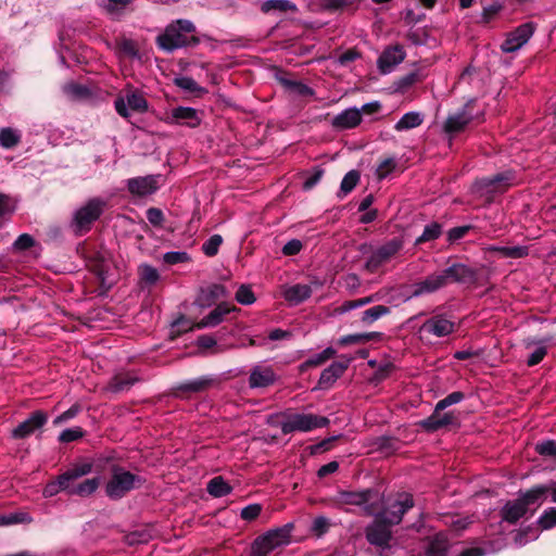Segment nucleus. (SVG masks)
<instances>
[{"instance_id":"4468645a","label":"nucleus","mask_w":556,"mask_h":556,"mask_svg":"<svg viewBox=\"0 0 556 556\" xmlns=\"http://www.w3.org/2000/svg\"><path fill=\"white\" fill-rule=\"evenodd\" d=\"M445 283H473L477 280V270L463 263H454L442 270Z\"/></svg>"},{"instance_id":"c85d7f7f","label":"nucleus","mask_w":556,"mask_h":556,"mask_svg":"<svg viewBox=\"0 0 556 556\" xmlns=\"http://www.w3.org/2000/svg\"><path fill=\"white\" fill-rule=\"evenodd\" d=\"M472 119V115L467 112V106L460 112L450 115L444 123V130L448 134L462 131Z\"/></svg>"},{"instance_id":"864d4df0","label":"nucleus","mask_w":556,"mask_h":556,"mask_svg":"<svg viewBox=\"0 0 556 556\" xmlns=\"http://www.w3.org/2000/svg\"><path fill=\"white\" fill-rule=\"evenodd\" d=\"M546 354H547L546 346L542 343L536 344L534 350L532 351V353L529 355V357L527 359V365L532 367V366L540 364Z\"/></svg>"},{"instance_id":"4d7b16f0","label":"nucleus","mask_w":556,"mask_h":556,"mask_svg":"<svg viewBox=\"0 0 556 556\" xmlns=\"http://www.w3.org/2000/svg\"><path fill=\"white\" fill-rule=\"evenodd\" d=\"M535 451L542 456L556 458V442L554 440L540 442L535 445Z\"/></svg>"},{"instance_id":"69168bd1","label":"nucleus","mask_w":556,"mask_h":556,"mask_svg":"<svg viewBox=\"0 0 556 556\" xmlns=\"http://www.w3.org/2000/svg\"><path fill=\"white\" fill-rule=\"evenodd\" d=\"M395 168V161L393 159L383 160L378 168L377 176L379 179L386 178Z\"/></svg>"},{"instance_id":"a18cd8bd","label":"nucleus","mask_w":556,"mask_h":556,"mask_svg":"<svg viewBox=\"0 0 556 556\" xmlns=\"http://www.w3.org/2000/svg\"><path fill=\"white\" fill-rule=\"evenodd\" d=\"M139 276L140 279L148 285H154L160 278L156 268L148 264L139 266Z\"/></svg>"},{"instance_id":"f257e3e1","label":"nucleus","mask_w":556,"mask_h":556,"mask_svg":"<svg viewBox=\"0 0 556 556\" xmlns=\"http://www.w3.org/2000/svg\"><path fill=\"white\" fill-rule=\"evenodd\" d=\"M544 501V489L533 486L520 492L518 498L508 501L501 509V517L508 523H516L527 515L531 506L539 507Z\"/></svg>"},{"instance_id":"4be33fe9","label":"nucleus","mask_w":556,"mask_h":556,"mask_svg":"<svg viewBox=\"0 0 556 556\" xmlns=\"http://www.w3.org/2000/svg\"><path fill=\"white\" fill-rule=\"evenodd\" d=\"M168 123H180L189 127H197L200 124L198 112L193 108L177 106L167 116Z\"/></svg>"},{"instance_id":"8fccbe9b","label":"nucleus","mask_w":556,"mask_h":556,"mask_svg":"<svg viewBox=\"0 0 556 556\" xmlns=\"http://www.w3.org/2000/svg\"><path fill=\"white\" fill-rule=\"evenodd\" d=\"M31 518L26 513H15L11 515L0 516V526L30 522Z\"/></svg>"},{"instance_id":"72a5a7b5","label":"nucleus","mask_w":556,"mask_h":556,"mask_svg":"<svg viewBox=\"0 0 556 556\" xmlns=\"http://www.w3.org/2000/svg\"><path fill=\"white\" fill-rule=\"evenodd\" d=\"M489 252L500 253L503 257L507 258H522L528 255L529 250L523 245H515V247H502V245H491L486 249Z\"/></svg>"},{"instance_id":"3c124183","label":"nucleus","mask_w":556,"mask_h":556,"mask_svg":"<svg viewBox=\"0 0 556 556\" xmlns=\"http://www.w3.org/2000/svg\"><path fill=\"white\" fill-rule=\"evenodd\" d=\"M15 210V205L12 199L3 193H0V227L2 226L3 219L10 216Z\"/></svg>"},{"instance_id":"37998d69","label":"nucleus","mask_w":556,"mask_h":556,"mask_svg":"<svg viewBox=\"0 0 556 556\" xmlns=\"http://www.w3.org/2000/svg\"><path fill=\"white\" fill-rule=\"evenodd\" d=\"M223 238L220 235L211 236L202 245V251L206 256H215L218 252Z\"/></svg>"},{"instance_id":"c03bdc74","label":"nucleus","mask_w":556,"mask_h":556,"mask_svg":"<svg viewBox=\"0 0 556 556\" xmlns=\"http://www.w3.org/2000/svg\"><path fill=\"white\" fill-rule=\"evenodd\" d=\"M377 333L369 332V333H355V334H348L344 337H341L338 341L340 345H350V344H358L363 342H367L371 340Z\"/></svg>"},{"instance_id":"7c9ffc66","label":"nucleus","mask_w":556,"mask_h":556,"mask_svg":"<svg viewBox=\"0 0 556 556\" xmlns=\"http://www.w3.org/2000/svg\"><path fill=\"white\" fill-rule=\"evenodd\" d=\"M312 295V288L308 285H293L283 292L286 301L291 304H299Z\"/></svg>"},{"instance_id":"9b49d317","label":"nucleus","mask_w":556,"mask_h":556,"mask_svg":"<svg viewBox=\"0 0 556 556\" xmlns=\"http://www.w3.org/2000/svg\"><path fill=\"white\" fill-rule=\"evenodd\" d=\"M294 529L292 522L286 523L282 527L271 529L265 534L258 536L260 543L264 544L267 551H274L278 547L288 545L291 542V533Z\"/></svg>"},{"instance_id":"774afa93","label":"nucleus","mask_w":556,"mask_h":556,"mask_svg":"<svg viewBox=\"0 0 556 556\" xmlns=\"http://www.w3.org/2000/svg\"><path fill=\"white\" fill-rule=\"evenodd\" d=\"M303 248V244L300 240L298 239H292L290 241H288L283 248H282V253L285 255H288V256H291V255H296L298 253H300V251L302 250Z\"/></svg>"},{"instance_id":"6e6d98bb","label":"nucleus","mask_w":556,"mask_h":556,"mask_svg":"<svg viewBox=\"0 0 556 556\" xmlns=\"http://www.w3.org/2000/svg\"><path fill=\"white\" fill-rule=\"evenodd\" d=\"M538 523L543 529H551L556 526V508L551 507L546 509L539 518Z\"/></svg>"},{"instance_id":"a211bd4d","label":"nucleus","mask_w":556,"mask_h":556,"mask_svg":"<svg viewBox=\"0 0 556 556\" xmlns=\"http://www.w3.org/2000/svg\"><path fill=\"white\" fill-rule=\"evenodd\" d=\"M159 177L160 176L149 175L131 178L127 181L128 191L138 197L152 194L159 188Z\"/></svg>"},{"instance_id":"9d476101","label":"nucleus","mask_w":556,"mask_h":556,"mask_svg":"<svg viewBox=\"0 0 556 556\" xmlns=\"http://www.w3.org/2000/svg\"><path fill=\"white\" fill-rule=\"evenodd\" d=\"M403 248L402 240L394 238L376 249L367 258L365 267L375 273L381 265L389 262Z\"/></svg>"},{"instance_id":"f704fd0d","label":"nucleus","mask_w":556,"mask_h":556,"mask_svg":"<svg viewBox=\"0 0 556 556\" xmlns=\"http://www.w3.org/2000/svg\"><path fill=\"white\" fill-rule=\"evenodd\" d=\"M207 492L214 497H223L228 495L232 488L223 479V477H214L206 486Z\"/></svg>"},{"instance_id":"aec40b11","label":"nucleus","mask_w":556,"mask_h":556,"mask_svg":"<svg viewBox=\"0 0 556 556\" xmlns=\"http://www.w3.org/2000/svg\"><path fill=\"white\" fill-rule=\"evenodd\" d=\"M362 122V111L356 108H350L338 115L331 121V126L336 129H351L358 126Z\"/></svg>"},{"instance_id":"ddd939ff","label":"nucleus","mask_w":556,"mask_h":556,"mask_svg":"<svg viewBox=\"0 0 556 556\" xmlns=\"http://www.w3.org/2000/svg\"><path fill=\"white\" fill-rule=\"evenodd\" d=\"M48 421V414L42 410L33 412L27 419L12 430V438L25 439L40 430Z\"/></svg>"},{"instance_id":"f3484780","label":"nucleus","mask_w":556,"mask_h":556,"mask_svg":"<svg viewBox=\"0 0 556 556\" xmlns=\"http://www.w3.org/2000/svg\"><path fill=\"white\" fill-rule=\"evenodd\" d=\"M455 330V324L446 316L438 314L428 318L421 326L420 331L434 337H445Z\"/></svg>"},{"instance_id":"e2e57ef3","label":"nucleus","mask_w":556,"mask_h":556,"mask_svg":"<svg viewBox=\"0 0 556 556\" xmlns=\"http://www.w3.org/2000/svg\"><path fill=\"white\" fill-rule=\"evenodd\" d=\"M163 260L166 264L174 265L187 262L189 256L186 252L173 251L165 253Z\"/></svg>"},{"instance_id":"c756f323","label":"nucleus","mask_w":556,"mask_h":556,"mask_svg":"<svg viewBox=\"0 0 556 556\" xmlns=\"http://www.w3.org/2000/svg\"><path fill=\"white\" fill-rule=\"evenodd\" d=\"M100 485V478L93 477L90 479H86L79 483H75V481L70 482V488L67 489L68 495H76L80 497H87L93 494Z\"/></svg>"},{"instance_id":"412c9836","label":"nucleus","mask_w":556,"mask_h":556,"mask_svg":"<svg viewBox=\"0 0 556 556\" xmlns=\"http://www.w3.org/2000/svg\"><path fill=\"white\" fill-rule=\"evenodd\" d=\"M276 381V375L269 366H254L249 377L250 388H266Z\"/></svg>"},{"instance_id":"bf43d9fd","label":"nucleus","mask_w":556,"mask_h":556,"mask_svg":"<svg viewBox=\"0 0 556 556\" xmlns=\"http://www.w3.org/2000/svg\"><path fill=\"white\" fill-rule=\"evenodd\" d=\"M35 240L28 233H23L17 237V239L13 243V248L16 251H25L34 247Z\"/></svg>"},{"instance_id":"6e6552de","label":"nucleus","mask_w":556,"mask_h":556,"mask_svg":"<svg viewBox=\"0 0 556 556\" xmlns=\"http://www.w3.org/2000/svg\"><path fill=\"white\" fill-rule=\"evenodd\" d=\"M391 525L378 516L365 529L367 541L381 548L380 556H389L390 541L392 539Z\"/></svg>"},{"instance_id":"1a4fd4ad","label":"nucleus","mask_w":556,"mask_h":556,"mask_svg":"<svg viewBox=\"0 0 556 556\" xmlns=\"http://www.w3.org/2000/svg\"><path fill=\"white\" fill-rule=\"evenodd\" d=\"M413 507V496L408 493H400L379 516L391 526L399 525L402 521L404 514Z\"/></svg>"},{"instance_id":"423d86ee","label":"nucleus","mask_w":556,"mask_h":556,"mask_svg":"<svg viewBox=\"0 0 556 556\" xmlns=\"http://www.w3.org/2000/svg\"><path fill=\"white\" fill-rule=\"evenodd\" d=\"M329 425L327 417L315 414H292L281 422V432L289 434L295 431L308 432L317 428H324Z\"/></svg>"},{"instance_id":"de8ad7c7","label":"nucleus","mask_w":556,"mask_h":556,"mask_svg":"<svg viewBox=\"0 0 556 556\" xmlns=\"http://www.w3.org/2000/svg\"><path fill=\"white\" fill-rule=\"evenodd\" d=\"M236 300L242 305H251L256 298L249 286L242 285L236 292Z\"/></svg>"},{"instance_id":"b1692460","label":"nucleus","mask_w":556,"mask_h":556,"mask_svg":"<svg viewBox=\"0 0 556 556\" xmlns=\"http://www.w3.org/2000/svg\"><path fill=\"white\" fill-rule=\"evenodd\" d=\"M446 286L442 271L428 276L422 281L415 283L413 296H420L426 293H432Z\"/></svg>"},{"instance_id":"680f3d73","label":"nucleus","mask_w":556,"mask_h":556,"mask_svg":"<svg viewBox=\"0 0 556 556\" xmlns=\"http://www.w3.org/2000/svg\"><path fill=\"white\" fill-rule=\"evenodd\" d=\"M151 535L146 531H134L126 535V543L129 545L148 543Z\"/></svg>"},{"instance_id":"49530a36","label":"nucleus","mask_w":556,"mask_h":556,"mask_svg":"<svg viewBox=\"0 0 556 556\" xmlns=\"http://www.w3.org/2000/svg\"><path fill=\"white\" fill-rule=\"evenodd\" d=\"M64 92L72 99H81L89 96V89L87 87L75 83L65 85Z\"/></svg>"},{"instance_id":"a878e982","label":"nucleus","mask_w":556,"mask_h":556,"mask_svg":"<svg viewBox=\"0 0 556 556\" xmlns=\"http://www.w3.org/2000/svg\"><path fill=\"white\" fill-rule=\"evenodd\" d=\"M348 368V362H333L320 374L318 386L320 389H327L340 378Z\"/></svg>"},{"instance_id":"0e129e2a","label":"nucleus","mask_w":556,"mask_h":556,"mask_svg":"<svg viewBox=\"0 0 556 556\" xmlns=\"http://www.w3.org/2000/svg\"><path fill=\"white\" fill-rule=\"evenodd\" d=\"M108 3L105 9L111 14L121 13L128 4L132 3L135 0H106Z\"/></svg>"},{"instance_id":"4c0bfd02","label":"nucleus","mask_w":556,"mask_h":556,"mask_svg":"<svg viewBox=\"0 0 556 556\" xmlns=\"http://www.w3.org/2000/svg\"><path fill=\"white\" fill-rule=\"evenodd\" d=\"M390 307L384 305L372 306L362 313L361 321L365 325H370L378 320L380 317L388 315Z\"/></svg>"},{"instance_id":"20e7f679","label":"nucleus","mask_w":556,"mask_h":556,"mask_svg":"<svg viewBox=\"0 0 556 556\" xmlns=\"http://www.w3.org/2000/svg\"><path fill=\"white\" fill-rule=\"evenodd\" d=\"M108 203L101 198H92L80 206L74 214L72 226L76 232H86L90 230L96 222L104 212Z\"/></svg>"},{"instance_id":"473e14b6","label":"nucleus","mask_w":556,"mask_h":556,"mask_svg":"<svg viewBox=\"0 0 556 556\" xmlns=\"http://www.w3.org/2000/svg\"><path fill=\"white\" fill-rule=\"evenodd\" d=\"M424 122V115L419 112H408L404 114L394 125L396 131H404L420 126Z\"/></svg>"},{"instance_id":"2f4dec72","label":"nucleus","mask_w":556,"mask_h":556,"mask_svg":"<svg viewBox=\"0 0 556 556\" xmlns=\"http://www.w3.org/2000/svg\"><path fill=\"white\" fill-rule=\"evenodd\" d=\"M448 541L444 533H438L428 544L426 556H446Z\"/></svg>"},{"instance_id":"a19ab883","label":"nucleus","mask_w":556,"mask_h":556,"mask_svg":"<svg viewBox=\"0 0 556 556\" xmlns=\"http://www.w3.org/2000/svg\"><path fill=\"white\" fill-rule=\"evenodd\" d=\"M361 178L359 172L352 169L349 173L345 174L343 177L341 185H340V191L345 195L350 193L358 184Z\"/></svg>"},{"instance_id":"6ab92c4d","label":"nucleus","mask_w":556,"mask_h":556,"mask_svg":"<svg viewBox=\"0 0 556 556\" xmlns=\"http://www.w3.org/2000/svg\"><path fill=\"white\" fill-rule=\"evenodd\" d=\"M406 54L402 46L387 48L378 59V67L381 73H390L396 65L402 63Z\"/></svg>"},{"instance_id":"cd10ccee","label":"nucleus","mask_w":556,"mask_h":556,"mask_svg":"<svg viewBox=\"0 0 556 556\" xmlns=\"http://www.w3.org/2000/svg\"><path fill=\"white\" fill-rule=\"evenodd\" d=\"M215 382V379L208 376H203L194 380L179 383L176 388V395L179 396L178 392L181 393H201L210 389Z\"/></svg>"},{"instance_id":"393cba45","label":"nucleus","mask_w":556,"mask_h":556,"mask_svg":"<svg viewBox=\"0 0 556 556\" xmlns=\"http://www.w3.org/2000/svg\"><path fill=\"white\" fill-rule=\"evenodd\" d=\"M235 306H229L227 303L218 304L208 315L203 317L194 327L198 329L215 327L219 325L224 317L232 311H236Z\"/></svg>"},{"instance_id":"052dcab7","label":"nucleus","mask_w":556,"mask_h":556,"mask_svg":"<svg viewBox=\"0 0 556 556\" xmlns=\"http://www.w3.org/2000/svg\"><path fill=\"white\" fill-rule=\"evenodd\" d=\"M336 354V351L332 348H327L323 352L316 354L312 358H309L306 364L311 366H319L325 363L327 359L332 357Z\"/></svg>"},{"instance_id":"13d9d810","label":"nucleus","mask_w":556,"mask_h":556,"mask_svg":"<svg viewBox=\"0 0 556 556\" xmlns=\"http://www.w3.org/2000/svg\"><path fill=\"white\" fill-rule=\"evenodd\" d=\"M329 527V519L324 516H319L315 518L312 523V532L319 538L328 531Z\"/></svg>"},{"instance_id":"0eeeda50","label":"nucleus","mask_w":556,"mask_h":556,"mask_svg":"<svg viewBox=\"0 0 556 556\" xmlns=\"http://www.w3.org/2000/svg\"><path fill=\"white\" fill-rule=\"evenodd\" d=\"M514 181V174L511 172H505L496 174L492 177H485L477 179L471 190L479 197H491L495 193H502L506 191Z\"/></svg>"},{"instance_id":"7ed1b4c3","label":"nucleus","mask_w":556,"mask_h":556,"mask_svg":"<svg viewBox=\"0 0 556 556\" xmlns=\"http://www.w3.org/2000/svg\"><path fill=\"white\" fill-rule=\"evenodd\" d=\"M143 480L121 467H114L105 485V494L111 500H119L134 489L140 488Z\"/></svg>"},{"instance_id":"bb28decb","label":"nucleus","mask_w":556,"mask_h":556,"mask_svg":"<svg viewBox=\"0 0 556 556\" xmlns=\"http://www.w3.org/2000/svg\"><path fill=\"white\" fill-rule=\"evenodd\" d=\"M228 296V291L223 285L214 283L201 290L198 303L202 307H208L217 300Z\"/></svg>"},{"instance_id":"c9c22d12","label":"nucleus","mask_w":556,"mask_h":556,"mask_svg":"<svg viewBox=\"0 0 556 556\" xmlns=\"http://www.w3.org/2000/svg\"><path fill=\"white\" fill-rule=\"evenodd\" d=\"M296 5L289 0H266L261 5V11L263 13H269L270 11H296Z\"/></svg>"},{"instance_id":"f03ea898","label":"nucleus","mask_w":556,"mask_h":556,"mask_svg":"<svg viewBox=\"0 0 556 556\" xmlns=\"http://www.w3.org/2000/svg\"><path fill=\"white\" fill-rule=\"evenodd\" d=\"M195 30L192 22L188 20H177L166 26L164 33L156 38L157 46L167 51L172 52L176 49L188 46L191 41L198 43V39L194 37L189 38V34Z\"/></svg>"},{"instance_id":"2eb2a0df","label":"nucleus","mask_w":556,"mask_h":556,"mask_svg":"<svg viewBox=\"0 0 556 556\" xmlns=\"http://www.w3.org/2000/svg\"><path fill=\"white\" fill-rule=\"evenodd\" d=\"M128 109L140 113H143L148 110V102L142 93L131 91L127 93L125 98H117L115 100V110L121 116L128 117Z\"/></svg>"},{"instance_id":"79ce46f5","label":"nucleus","mask_w":556,"mask_h":556,"mask_svg":"<svg viewBox=\"0 0 556 556\" xmlns=\"http://www.w3.org/2000/svg\"><path fill=\"white\" fill-rule=\"evenodd\" d=\"M174 83L180 89L188 92H204L205 90L198 85V83L188 76L176 77Z\"/></svg>"},{"instance_id":"5701e85b","label":"nucleus","mask_w":556,"mask_h":556,"mask_svg":"<svg viewBox=\"0 0 556 556\" xmlns=\"http://www.w3.org/2000/svg\"><path fill=\"white\" fill-rule=\"evenodd\" d=\"M374 495L370 489L364 491H340L336 495V503L339 505H355L361 506L368 503Z\"/></svg>"},{"instance_id":"603ef678","label":"nucleus","mask_w":556,"mask_h":556,"mask_svg":"<svg viewBox=\"0 0 556 556\" xmlns=\"http://www.w3.org/2000/svg\"><path fill=\"white\" fill-rule=\"evenodd\" d=\"M356 0H323V7L327 11H339L353 7Z\"/></svg>"},{"instance_id":"5fc2aeb1","label":"nucleus","mask_w":556,"mask_h":556,"mask_svg":"<svg viewBox=\"0 0 556 556\" xmlns=\"http://www.w3.org/2000/svg\"><path fill=\"white\" fill-rule=\"evenodd\" d=\"M84 437V431L79 427L68 428L63 430L59 435V441L62 443H70Z\"/></svg>"},{"instance_id":"09e8293b","label":"nucleus","mask_w":556,"mask_h":556,"mask_svg":"<svg viewBox=\"0 0 556 556\" xmlns=\"http://www.w3.org/2000/svg\"><path fill=\"white\" fill-rule=\"evenodd\" d=\"M464 399H465V394L463 392H460V391L452 392L435 404L437 410H444L446 407L457 404V403L462 402Z\"/></svg>"},{"instance_id":"dca6fc26","label":"nucleus","mask_w":556,"mask_h":556,"mask_svg":"<svg viewBox=\"0 0 556 556\" xmlns=\"http://www.w3.org/2000/svg\"><path fill=\"white\" fill-rule=\"evenodd\" d=\"M420 426L429 432L438 431L439 429L445 427H458L459 420L457 416L453 412L442 413V410H437V406L434 407V412L431 416L420 421Z\"/></svg>"},{"instance_id":"ea45409f","label":"nucleus","mask_w":556,"mask_h":556,"mask_svg":"<svg viewBox=\"0 0 556 556\" xmlns=\"http://www.w3.org/2000/svg\"><path fill=\"white\" fill-rule=\"evenodd\" d=\"M442 232V227L440 224L438 223H431L430 225H427L421 233V236H419L415 243L416 244H420V243H424V242H428V241H432V240H435L437 238L440 237Z\"/></svg>"},{"instance_id":"338daca9","label":"nucleus","mask_w":556,"mask_h":556,"mask_svg":"<svg viewBox=\"0 0 556 556\" xmlns=\"http://www.w3.org/2000/svg\"><path fill=\"white\" fill-rule=\"evenodd\" d=\"M262 507L260 504H251L242 508L241 518L248 521L254 520L261 514Z\"/></svg>"},{"instance_id":"58836bf2","label":"nucleus","mask_w":556,"mask_h":556,"mask_svg":"<svg viewBox=\"0 0 556 556\" xmlns=\"http://www.w3.org/2000/svg\"><path fill=\"white\" fill-rule=\"evenodd\" d=\"M21 140L20 134L13 128L5 127L0 129V146L5 149H11Z\"/></svg>"},{"instance_id":"39448f33","label":"nucleus","mask_w":556,"mask_h":556,"mask_svg":"<svg viewBox=\"0 0 556 556\" xmlns=\"http://www.w3.org/2000/svg\"><path fill=\"white\" fill-rule=\"evenodd\" d=\"M92 471L91 463L76 464L68 468L64 473L58 476L53 481H50L43 488L42 494L45 497H52L58 493L65 491L70 488V482L76 481Z\"/></svg>"},{"instance_id":"e433bc0d","label":"nucleus","mask_w":556,"mask_h":556,"mask_svg":"<svg viewBox=\"0 0 556 556\" xmlns=\"http://www.w3.org/2000/svg\"><path fill=\"white\" fill-rule=\"evenodd\" d=\"M138 379L129 374L125 375H117L112 378L110 382V390L112 392L118 393L126 390H129V388L137 381Z\"/></svg>"},{"instance_id":"f8f14e48","label":"nucleus","mask_w":556,"mask_h":556,"mask_svg":"<svg viewBox=\"0 0 556 556\" xmlns=\"http://www.w3.org/2000/svg\"><path fill=\"white\" fill-rule=\"evenodd\" d=\"M535 25L532 22L525 23L518 26L515 30L507 35V38L502 43V50L506 53L515 52L526 45L532 37Z\"/></svg>"}]
</instances>
